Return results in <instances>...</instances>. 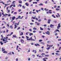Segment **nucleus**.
Here are the masks:
<instances>
[{"label":"nucleus","mask_w":61,"mask_h":61,"mask_svg":"<svg viewBox=\"0 0 61 61\" xmlns=\"http://www.w3.org/2000/svg\"><path fill=\"white\" fill-rule=\"evenodd\" d=\"M54 25L51 24L50 25V27H51V28H53V27H54Z\"/></svg>","instance_id":"6e6552de"},{"label":"nucleus","mask_w":61,"mask_h":61,"mask_svg":"<svg viewBox=\"0 0 61 61\" xmlns=\"http://www.w3.org/2000/svg\"><path fill=\"white\" fill-rule=\"evenodd\" d=\"M58 25L57 26V29H59V28H60L61 27V26L60 25V23H59L58 24Z\"/></svg>","instance_id":"f03ea898"},{"label":"nucleus","mask_w":61,"mask_h":61,"mask_svg":"<svg viewBox=\"0 0 61 61\" xmlns=\"http://www.w3.org/2000/svg\"><path fill=\"white\" fill-rule=\"evenodd\" d=\"M19 3H20V4H22V1H19Z\"/></svg>","instance_id":"cd10ccee"},{"label":"nucleus","mask_w":61,"mask_h":61,"mask_svg":"<svg viewBox=\"0 0 61 61\" xmlns=\"http://www.w3.org/2000/svg\"><path fill=\"white\" fill-rule=\"evenodd\" d=\"M20 29V27H19L17 28V30H18V29Z\"/></svg>","instance_id":"49530a36"},{"label":"nucleus","mask_w":61,"mask_h":61,"mask_svg":"<svg viewBox=\"0 0 61 61\" xmlns=\"http://www.w3.org/2000/svg\"><path fill=\"white\" fill-rule=\"evenodd\" d=\"M36 50H35V52H34V53H35V54H36Z\"/></svg>","instance_id":"37998d69"},{"label":"nucleus","mask_w":61,"mask_h":61,"mask_svg":"<svg viewBox=\"0 0 61 61\" xmlns=\"http://www.w3.org/2000/svg\"><path fill=\"white\" fill-rule=\"evenodd\" d=\"M39 57H41V58L42 56H39Z\"/></svg>","instance_id":"338daca9"},{"label":"nucleus","mask_w":61,"mask_h":61,"mask_svg":"<svg viewBox=\"0 0 61 61\" xmlns=\"http://www.w3.org/2000/svg\"><path fill=\"white\" fill-rule=\"evenodd\" d=\"M27 40H31V41H35V40L32 39V37H30V38L29 39H27Z\"/></svg>","instance_id":"f257e3e1"},{"label":"nucleus","mask_w":61,"mask_h":61,"mask_svg":"<svg viewBox=\"0 0 61 61\" xmlns=\"http://www.w3.org/2000/svg\"><path fill=\"white\" fill-rule=\"evenodd\" d=\"M26 36V37L27 39H27H28V38H29V37L28 36Z\"/></svg>","instance_id":"2f4dec72"},{"label":"nucleus","mask_w":61,"mask_h":61,"mask_svg":"<svg viewBox=\"0 0 61 61\" xmlns=\"http://www.w3.org/2000/svg\"><path fill=\"white\" fill-rule=\"evenodd\" d=\"M12 20L11 22H12V21H13V20H14L15 19V16H14L12 18Z\"/></svg>","instance_id":"39448f33"},{"label":"nucleus","mask_w":61,"mask_h":61,"mask_svg":"<svg viewBox=\"0 0 61 61\" xmlns=\"http://www.w3.org/2000/svg\"><path fill=\"white\" fill-rule=\"evenodd\" d=\"M56 11H59V9L58 8H56Z\"/></svg>","instance_id":"a878e982"},{"label":"nucleus","mask_w":61,"mask_h":61,"mask_svg":"<svg viewBox=\"0 0 61 61\" xmlns=\"http://www.w3.org/2000/svg\"><path fill=\"white\" fill-rule=\"evenodd\" d=\"M57 33H56L55 34V36H57Z\"/></svg>","instance_id":"774afa93"},{"label":"nucleus","mask_w":61,"mask_h":61,"mask_svg":"<svg viewBox=\"0 0 61 61\" xmlns=\"http://www.w3.org/2000/svg\"><path fill=\"white\" fill-rule=\"evenodd\" d=\"M7 39H6L5 40V41L6 42H8V41H7Z\"/></svg>","instance_id":"c03bdc74"},{"label":"nucleus","mask_w":61,"mask_h":61,"mask_svg":"<svg viewBox=\"0 0 61 61\" xmlns=\"http://www.w3.org/2000/svg\"><path fill=\"white\" fill-rule=\"evenodd\" d=\"M5 5L4 7V8H5L6 6H7V5H10V4H5Z\"/></svg>","instance_id":"1a4fd4ad"},{"label":"nucleus","mask_w":61,"mask_h":61,"mask_svg":"<svg viewBox=\"0 0 61 61\" xmlns=\"http://www.w3.org/2000/svg\"><path fill=\"white\" fill-rule=\"evenodd\" d=\"M19 22H18V23H15V24H16L17 25H19Z\"/></svg>","instance_id":"79ce46f5"},{"label":"nucleus","mask_w":61,"mask_h":61,"mask_svg":"<svg viewBox=\"0 0 61 61\" xmlns=\"http://www.w3.org/2000/svg\"><path fill=\"white\" fill-rule=\"evenodd\" d=\"M50 48V47H48L46 49L47 50H49Z\"/></svg>","instance_id":"4be33fe9"},{"label":"nucleus","mask_w":61,"mask_h":61,"mask_svg":"<svg viewBox=\"0 0 61 61\" xmlns=\"http://www.w3.org/2000/svg\"><path fill=\"white\" fill-rule=\"evenodd\" d=\"M44 10H46V11H48V9H46V8H45L44 9Z\"/></svg>","instance_id":"bb28decb"},{"label":"nucleus","mask_w":61,"mask_h":61,"mask_svg":"<svg viewBox=\"0 0 61 61\" xmlns=\"http://www.w3.org/2000/svg\"><path fill=\"white\" fill-rule=\"evenodd\" d=\"M32 19H36V20H37H37H38V18H36V17H32Z\"/></svg>","instance_id":"20e7f679"},{"label":"nucleus","mask_w":61,"mask_h":61,"mask_svg":"<svg viewBox=\"0 0 61 61\" xmlns=\"http://www.w3.org/2000/svg\"><path fill=\"white\" fill-rule=\"evenodd\" d=\"M32 11H30V12L29 14H32Z\"/></svg>","instance_id":"473e14b6"},{"label":"nucleus","mask_w":61,"mask_h":61,"mask_svg":"<svg viewBox=\"0 0 61 61\" xmlns=\"http://www.w3.org/2000/svg\"><path fill=\"white\" fill-rule=\"evenodd\" d=\"M56 54L58 55V56H59V55H60V54H58V53H56Z\"/></svg>","instance_id":"7c9ffc66"},{"label":"nucleus","mask_w":61,"mask_h":61,"mask_svg":"<svg viewBox=\"0 0 61 61\" xmlns=\"http://www.w3.org/2000/svg\"><path fill=\"white\" fill-rule=\"evenodd\" d=\"M15 28H16V27H17V26H16V25H15Z\"/></svg>","instance_id":"393cba45"},{"label":"nucleus","mask_w":61,"mask_h":61,"mask_svg":"<svg viewBox=\"0 0 61 61\" xmlns=\"http://www.w3.org/2000/svg\"><path fill=\"white\" fill-rule=\"evenodd\" d=\"M6 25L8 27H9V25L8 24H7Z\"/></svg>","instance_id":"13d9d810"},{"label":"nucleus","mask_w":61,"mask_h":61,"mask_svg":"<svg viewBox=\"0 0 61 61\" xmlns=\"http://www.w3.org/2000/svg\"><path fill=\"white\" fill-rule=\"evenodd\" d=\"M30 25H34V23H30Z\"/></svg>","instance_id":"c9c22d12"},{"label":"nucleus","mask_w":61,"mask_h":61,"mask_svg":"<svg viewBox=\"0 0 61 61\" xmlns=\"http://www.w3.org/2000/svg\"><path fill=\"white\" fill-rule=\"evenodd\" d=\"M33 35V33H31L30 34V36H31V35Z\"/></svg>","instance_id":"ea45409f"},{"label":"nucleus","mask_w":61,"mask_h":61,"mask_svg":"<svg viewBox=\"0 0 61 61\" xmlns=\"http://www.w3.org/2000/svg\"><path fill=\"white\" fill-rule=\"evenodd\" d=\"M29 31H32V29H29Z\"/></svg>","instance_id":"6e6d98bb"},{"label":"nucleus","mask_w":61,"mask_h":61,"mask_svg":"<svg viewBox=\"0 0 61 61\" xmlns=\"http://www.w3.org/2000/svg\"><path fill=\"white\" fill-rule=\"evenodd\" d=\"M38 19H40V16H38Z\"/></svg>","instance_id":"5fc2aeb1"},{"label":"nucleus","mask_w":61,"mask_h":61,"mask_svg":"<svg viewBox=\"0 0 61 61\" xmlns=\"http://www.w3.org/2000/svg\"><path fill=\"white\" fill-rule=\"evenodd\" d=\"M19 6H20V7H21L22 6V5H21V4H20L19 5Z\"/></svg>","instance_id":"680f3d73"},{"label":"nucleus","mask_w":61,"mask_h":61,"mask_svg":"<svg viewBox=\"0 0 61 61\" xmlns=\"http://www.w3.org/2000/svg\"><path fill=\"white\" fill-rule=\"evenodd\" d=\"M14 7H12V9H11V10H14Z\"/></svg>","instance_id":"3c124183"},{"label":"nucleus","mask_w":61,"mask_h":61,"mask_svg":"<svg viewBox=\"0 0 61 61\" xmlns=\"http://www.w3.org/2000/svg\"><path fill=\"white\" fill-rule=\"evenodd\" d=\"M22 8H23L24 9H25V7L24 6H22Z\"/></svg>","instance_id":"58836bf2"},{"label":"nucleus","mask_w":61,"mask_h":61,"mask_svg":"<svg viewBox=\"0 0 61 61\" xmlns=\"http://www.w3.org/2000/svg\"><path fill=\"white\" fill-rule=\"evenodd\" d=\"M25 5H26L27 6H28L29 5L28 3H25Z\"/></svg>","instance_id":"9d476101"},{"label":"nucleus","mask_w":61,"mask_h":61,"mask_svg":"<svg viewBox=\"0 0 61 61\" xmlns=\"http://www.w3.org/2000/svg\"><path fill=\"white\" fill-rule=\"evenodd\" d=\"M4 48H2V52H3V51H5V49H4Z\"/></svg>","instance_id":"4468645a"},{"label":"nucleus","mask_w":61,"mask_h":61,"mask_svg":"<svg viewBox=\"0 0 61 61\" xmlns=\"http://www.w3.org/2000/svg\"><path fill=\"white\" fill-rule=\"evenodd\" d=\"M21 34H20V36H22V35H23L24 34H23V32H21Z\"/></svg>","instance_id":"dca6fc26"},{"label":"nucleus","mask_w":61,"mask_h":61,"mask_svg":"<svg viewBox=\"0 0 61 61\" xmlns=\"http://www.w3.org/2000/svg\"><path fill=\"white\" fill-rule=\"evenodd\" d=\"M54 23H56V20H55L54 21Z\"/></svg>","instance_id":"864d4df0"},{"label":"nucleus","mask_w":61,"mask_h":61,"mask_svg":"<svg viewBox=\"0 0 61 61\" xmlns=\"http://www.w3.org/2000/svg\"><path fill=\"white\" fill-rule=\"evenodd\" d=\"M35 46H40V45H39V44H35Z\"/></svg>","instance_id":"ddd939ff"},{"label":"nucleus","mask_w":61,"mask_h":61,"mask_svg":"<svg viewBox=\"0 0 61 61\" xmlns=\"http://www.w3.org/2000/svg\"><path fill=\"white\" fill-rule=\"evenodd\" d=\"M33 30H36V28L34 27L33 29Z\"/></svg>","instance_id":"412c9836"},{"label":"nucleus","mask_w":61,"mask_h":61,"mask_svg":"<svg viewBox=\"0 0 61 61\" xmlns=\"http://www.w3.org/2000/svg\"><path fill=\"white\" fill-rule=\"evenodd\" d=\"M2 39L3 40V41H5V40L4 39V38H2Z\"/></svg>","instance_id":"8fccbe9b"},{"label":"nucleus","mask_w":61,"mask_h":61,"mask_svg":"<svg viewBox=\"0 0 61 61\" xmlns=\"http://www.w3.org/2000/svg\"><path fill=\"white\" fill-rule=\"evenodd\" d=\"M8 30H6V32L7 33H8Z\"/></svg>","instance_id":"69168bd1"},{"label":"nucleus","mask_w":61,"mask_h":61,"mask_svg":"<svg viewBox=\"0 0 61 61\" xmlns=\"http://www.w3.org/2000/svg\"><path fill=\"white\" fill-rule=\"evenodd\" d=\"M4 54H5L6 53H7V52L5 51H4L3 52Z\"/></svg>","instance_id":"a211bd4d"},{"label":"nucleus","mask_w":61,"mask_h":61,"mask_svg":"<svg viewBox=\"0 0 61 61\" xmlns=\"http://www.w3.org/2000/svg\"><path fill=\"white\" fill-rule=\"evenodd\" d=\"M42 20L41 19H39L38 20V22H41Z\"/></svg>","instance_id":"c756f323"},{"label":"nucleus","mask_w":61,"mask_h":61,"mask_svg":"<svg viewBox=\"0 0 61 61\" xmlns=\"http://www.w3.org/2000/svg\"><path fill=\"white\" fill-rule=\"evenodd\" d=\"M45 56L46 57L49 56V55H45Z\"/></svg>","instance_id":"c85d7f7f"},{"label":"nucleus","mask_w":61,"mask_h":61,"mask_svg":"<svg viewBox=\"0 0 61 61\" xmlns=\"http://www.w3.org/2000/svg\"><path fill=\"white\" fill-rule=\"evenodd\" d=\"M40 28L41 30H43V29L42 28V27H40Z\"/></svg>","instance_id":"5701e85b"},{"label":"nucleus","mask_w":61,"mask_h":61,"mask_svg":"<svg viewBox=\"0 0 61 61\" xmlns=\"http://www.w3.org/2000/svg\"><path fill=\"white\" fill-rule=\"evenodd\" d=\"M45 33L46 34H47V35H50V32L47 31V32H45Z\"/></svg>","instance_id":"0eeeda50"},{"label":"nucleus","mask_w":61,"mask_h":61,"mask_svg":"<svg viewBox=\"0 0 61 61\" xmlns=\"http://www.w3.org/2000/svg\"><path fill=\"white\" fill-rule=\"evenodd\" d=\"M48 59V58L45 57V58H43V60L44 61H46V59Z\"/></svg>","instance_id":"423d86ee"},{"label":"nucleus","mask_w":61,"mask_h":61,"mask_svg":"<svg viewBox=\"0 0 61 61\" xmlns=\"http://www.w3.org/2000/svg\"><path fill=\"white\" fill-rule=\"evenodd\" d=\"M8 55H12V53L11 52H10L8 53Z\"/></svg>","instance_id":"a19ab883"},{"label":"nucleus","mask_w":61,"mask_h":61,"mask_svg":"<svg viewBox=\"0 0 61 61\" xmlns=\"http://www.w3.org/2000/svg\"><path fill=\"white\" fill-rule=\"evenodd\" d=\"M20 42L22 43H23L24 42V40L21 39L20 41Z\"/></svg>","instance_id":"f8f14e48"},{"label":"nucleus","mask_w":61,"mask_h":61,"mask_svg":"<svg viewBox=\"0 0 61 61\" xmlns=\"http://www.w3.org/2000/svg\"><path fill=\"white\" fill-rule=\"evenodd\" d=\"M7 10V11H8V12H7L8 13H10V10Z\"/></svg>","instance_id":"6ab92c4d"},{"label":"nucleus","mask_w":61,"mask_h":61,"mask_svg":"<svg viewBox=\"0 0 61 61\" xmlns=\"http://www.w3.org/2000/svg\"><path fill=\"white\" fill-rule=\"evenodd\" d=\"M56 32H57V31H58V32H59V30L58 29H57L56 30Z\"/></svg>","instance_id":"72a5a7b5"},{"label":"nucleus","mask_w":61,"mask_h":61,"mask_svg":"<svg viewBox=\"0 0 61 61\" xmlns=\"http://www.w3.org/2000/svg\"><path fill=\"white\" fill-rule=\"evenodd\" d=\"M13 37H15V38H16V37H16V36L14 35H13Z\"/></svg>","instance_id":"aec40b11"},{"label":"nucleus","mask_w":61,"mask_h":61,"mask_svg":"<svg viewBox=\"0 0 61 61\" xmlns=\"http://www.w3.org/2000/svg\"><path fill=\"white\" fill-rule=\"evenodd\" d=\"M55 15H54V14H53L52 15V17H53L54 18H56V16H54Z\"/></svg>","instance_id":"f3484780"},{"label":"nucleus","mask_w":61,"mask_h":61,"mask_svg":"<svg viewBox=\"0 0 61 61\" xmlns=\"http://www.w3.org/2000/svg\"><path fill=\"white\" fill-rule=\"evenodd\" d=\"M44 27H46V25L45 24L44 25Z\"/></svg>","instance_id":"052dcab7"},{"label":"nucleus","mask_w":61,"mask_h":61,"mask_svg":"<svg viewBox=\"0 0 61 61\" xmlns=\"http://www.w3.org/2000/svg\"><path fill=\"white\" fill-rule=\"evenodd\" d=\"M42 41V40H39V42H41Z\"/></svg>","instance_id":"4c0bfd02"},{"label":"nucleus","mask_w":61,"mask_h":61,"mask_svg":"<svg viewBox=\"0 0 61 61\" xmlns=\"http://www.w3.org/2000/svg\"><path fill=\"white\" fill-rule=\"evenodd\" d=\"M39 5H42V6H43V4L42 3H41L40 4H39Z\"/></svg>","instance_id":"e433bc0d"},{"label":"nucleus","mask_w":61,"mask_h":61,"mask_svg":"<svg viewBox=\"0 0 61 61\" xmlns=\"http://www.w3.org/2000/svg\"><path fill=\"white\" fill-rule=\"evenodd\" d=\"M2 43V41L0 42V43H1V45H3V44H4V43Z\"/></svg>","instance_id":"b1692460"},{"label":"nucleus","mask_w":61,"mask_h":61,"mask_svg":"<svg viewBox=\"0 0 61 61\" xmlns=\"http://www.w3.org/2000/svg\"><path fill=\"white\" fill-rule=\"evenodd\" d=\"M10 28H11V29H13V25H10Z\"/></svg>","instance_id":"2eb2a0df"},{"label":"nucleus","mask_w":61,"mask_h":61,"mask_svg":"<svg viewBox=\"0 0 61 61\" xmlns=\"http://www.w3.org/2000/svg\"><path fill=\"white\" fill-rule=\"evenodd\" d=\"M50 21H51V20H48L47 23H48V24H50Z\"/></svg>","instance_id":"9b49d317"},{"label":"nucleus","mask_w":61,"mask_h":61,"mask_svg":"<svg viewBox=\"0 0 61 61\" xmlns=\"http://www.w3.org/2000/svg\"><path fill=\"white\" fill-rule=\"evenodd\" d=\"M24 16H22V17L21 18V16L20 15H19L18 16V18L19 19H22L23 18Z\"/></svg>","instance_id":"7ed1b4c3"},{"label":"nucleus","mask_w":61,"mask_h":61,"mask_svg":"<svg viewBox=\"0 0 61 61\" xmlns=\"http://www.w3.org/2000/svg\"><path fill=\"white\" fill-rule=\"evenodd\" d=\"M13 6V5H11L10 7V8H11V7H12V6Z\"/></svg>","instance_id":"f704fd0d"},{"label":"nucleus","mask_w":61,"mask_h":61,"mask_svg":"<svg viewBox=\"0 0 61 61\" xmlns=\"http://www.w3.org/2000/svg\"><path fill=\"white\" fill-rule=\"evenodd\" d=\"M59 52H60L59 51H56V52H57V53H59Z\"/></svg>","instance_id":"bf43d9fd"},{"label":"nucleus","mask_w":61,"mask_h":61,"mask_svg":"<svg viewBox=\"0 0 61 61\" xmlns=\"http://www.w3.org/2000/svg\"><path fill=\"white\" fill-rule=\"evenodd\" d=\"M46 55V54H45V53H42L41 55Z\"/></svg>","instance_id":"a18cd8bd"},{"label":"nucleus","mask_w":61,"mask_h":61,"mask_svg":"<svg viewBox=\"0 0 61 61\" xmlns=\"http://www.w3.org/2000/svg\"><path fill=\"white\" fill-rule=\"evenodd\" d=\"M21 11V9L19 10H18V12H20V11Z\"/></svg>","instance_id":"09e8293b"},{"label":"nucleus","mask_w":61,"mask_h":61,"mask_svg":"<svg viewBox=\"0 0 61 61\" xmlns=\"http://www.w3.org/2000/svg\"><path fill=\"white\" fill-rule=\"evenodd\" d=\"M33 33H36V30H34L33 31Z\"/></svg>","instance_id":"4d7b16f0"},{"label":"nucleus","mask_w":61,"mask_h":61,"mask_svg":"<svg viewBox=\"0 0 61 61\" xmlns=\"http://www.w3.org/2000/svg\"><path fill=\"white\" fill-rule=\"evenodd\" d=\"M33 14H36V12H32Z\"/></svg>","instance_id":"603ef678"},{"label":"nucleus","mask_w":61,"mask_h":61,"mask_svg":"<svg viewBox=\"0 0 61 61\" xmlns=\"http://www.w3.org/2000/svg\"><path fill=\"white\" fill-rule=\"evenodd\" d=\"M17 14V12H15L14 13V14Z\"/></svg>","instance_id":"0e129e2a"},{"label":"nucleus","mask_w":61,"mask_h":61,"mask_svg":"<svg viewBox=\"0 0 61 61\" xmlns=\"http://www.w3.org/2000/svg\"><path fill=\"white\" fill-rule=\"evenodd\" d=\"M47 29L49 30V31L50 30V28H47Z\"/></svg>","instance_id":"de8ad7c7"},{"label":"nucleus","mask_w":61,"mask_h":61,"mask_svg":"<svg viewBox=\"0 0 61 61\" xmlns=\"http://www.w3.org/2000/svg\"><path fill=\"white\" fill-rule=\"evenodd\" d=\"M54 8H56V5H55L54 6Z\"/></svg>","instance_id":"e2e57ef3"}]
</instances>
